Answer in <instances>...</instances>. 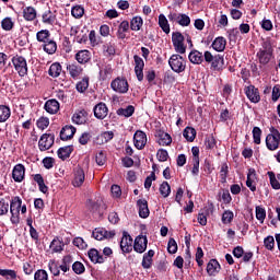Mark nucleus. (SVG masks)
<instances>
[{
	"instance_id": "nucleus-52",
	"label": "nucleus",
	"mask_w": 280,
	"mask_h": 280,
	"mask_svg": "<svg viewBox=\"0 0 280 280\" xmlns=\"http://www.w3.org/2000/svg\"><path fill=\"white\" fill-rule=\"evenodd\" d=\"M71 14L74 19H82L84 16V7L79 4L72 7Z\"/></svg>"
},
{
	"instance_id": "nucleus-13",
	"label": "nucleus",
	"mask_w": 280,
	"mask_h": 280,
	"mask_svg": "<svg viewBox=\"0 0 280 280\" xmlns=\"http://www.w3.org/2000/svg\"><path fill=\"white\" fill-rule=\"evenodd\" d=\"M145 143H148V136L145 132L138 130L133 135V145L137 150H143L145 148Z\"/></svg>"
},
{
	"instance_id": "nucleus-48",
	"label": "nucleus",
	"mask_w": 280,
	"mask_h": 280,
	"mask_svg": "<svg viewBox=\"0 0 280 280\" xmlns=\"http://www.w3.org/2000/svg\"><path fill=\"white\" fill-rule=\"evenodd\" d=\"M50 36H51V33H49L48 30H42L37 32L36 39L38 40V43H44L45 45V43H48V40H50L49 39Z\"/></svg>"
},
{
	"instance_id": "nucleus-41",
	"label": "nucleus",
	"mask_w": 280,
	"mask_h": 280,
	"mask_svg": "<svg viewBox=\"0 0 280 280\" xmlns=\"http://www.w3.org/2000/svg\"><path fill=\"white\" fill-rule=\"evenodd\" d=\"M116 114L119 117H132V115H135V106L129 105L126 108L120 107L117 109Z\"/></svg>"
},
{
	"instance_id": "nucleus-50",
	"label": "nucleus",
	"mask_w": 280,
	"mask_h": 280,
	"mask_svg": "<svg viewBox=\"0 0 280 280\" xmlns=\"http://www.w3.org/2000/svg\"><path fill=\"white\" fill-rule=\"evenodd\" d=\"M205 145L207 150H213L214 148H217L218 141L215 140V137L213 135L206 137Z\"/></svg>"
},
{
	"instance_id": "nucleus-46",
	"label": "nucleus",
	"mask_w": 280,
	"mask_h": 280,
	"mask_svg": "<svg viewBox=\"0 0 280 280\" xmlns=\"http://www.w3.org/2000/svg\"><path fill=\"white\" fill-rule=\"evenodd\" d=\"M25 21H34L36 19V9L34 7H26L23 10Z\"/></svg>"
},
{
	"instance_id": "nucleus-62",
	"label": "nucleus",
	"mask_w": 280,
	"mask_h": 280,
	"mask_svg": "<svg viewBox=\"0 0 280 280\" xmlns=\"http://www.w3.org/2000/svg\"><path fill=\"white\" fill-rule=\"evenodd\" d=\"M233 218H234L233 211L225 210L222 214L221 220L223 224H231V222H233Z\"/></svg>"
},
{
	"instance_id": "nucleus-21",
	"label": "nucleus",
	"mask_w": 280,
	"mask_h": 280,
	"mask_svg": "<svg viewBox=\"0 0 280 280\" xmlns=\"http://www.w3.org/2000/svg\"><path fill=\"white\" fill-rule=\"evenodd\" d=\"M127 32H130V22H128L127 20H124L118 25V30L116 32V36H117L118 40H125Z\"/></svg>"
},
{
	"instance_id": "nucleus-35",
	"label": "nucleus",
	"mask_w": 280,
	"mask_h": 280,
	"mask_svg": "<svg viewBox=\"0 0 280 280\" xmlns=\"http://www.w3.org/2000/svg\"><path fill=\"white\" fill-rule=\"evenodd\" d=\"M257 176L255 168H249L247 173L246 187L250 189V191H257V186L253 184V178Z\"/></svg>"
},
{
	"instance_id": "nucleus-37",
	"label": "nucleus",
	"mask_w": 280,
	"mask_h": 280,
	"mask_svg": "<svg viewBox=\"0 0 280 280\" xmlns=\"http://www.w3.org/2000/svg\"><path fill=\"white\" fill-rule=\"evenodd\" d=\"M129 27L132 32H139L143 27V18L139 15L132 18Z\"/></svg>"
},
{
	"instance_id": "nucleus-2",
	"label": "nucleus",
	"mask_w": 280,
	"mask_h": 280,
	"mask_svg": "<svg viewBox=\"0 0 280 280\" xmlns=\"http://www.w3.org/2000/svg\"><path fill=\"white\" fill-rule=\"evenodd\" d=\"M11 63L14 67V70L20 75V78H25L27 75V59L21 55H15L11 59Z\"/></svg>"
},
{
	"instance_id": "nucleus-17",
	"label": "nucleus",
	"mask_w": 280,
	"mask_h": 280,
	"mask_svg": "<svg viewBox=\"0 0 280 280\" xmlns=\"http://www.w3.org/2000/svg\"><path fill=\"white\" fill-rule=\"evenodd\" d=\"M12 178L14 183H23L25 180V165L16 164L12 171Z\"/></svg>"
},
{
	"instance_id": "nucleus-14",
	"label": "nucleus",
	"mask_w": 280,
	"mask_h": 280,
	"mask_svg": "<svg viewBox=\"0 0 280 280\" xmlns=\"http://www.w3.org/2000/svg\"><path fill=\"white\" fill-rule=\"evenodd\" d=\"M132 236L126 231L122 232V238L120 241V249L122 253H132Z\"/></svg>"
},
{
	"instance_id": "nucleus-27",
	"label": "nucleus",
	"mask_w": 280,
	"mask_h": 280,
	"mask_svg": "<svg viewBox=\"0 0 280 280\" xmlns=\"http://www.w3.org/2000/svg\"><path fill=\"white\" fill-rule=\"evenodd\" d=\"M73 145H66V147H61L58 149L57 151V156L61 160V161H67V159H69L71 156V154L73 153Z\"/></svg>"
},
{
	"instance_id": "nucleus-10",
	"label": "nucleus",
	"mask_w": 280,
	"mask_h": 280,
	"mask_svg": "<svg viewBox=\"0 0 280 280\" xmlns=\"http://www.w3.org/2000/svg\"><path fill=\"white\" fill-rule=\"evenodd\" d=\"M135 73L138 82H143V69H145V61L139 55L133 56Z\"/></svg>"
},
{
	"instance_id": "nucleus-61",
	"label": "nucleus",
	"mask_w": 280,
	"mask_h": 280,
	"mask_svg": "<svg viewBox=\"0 0 280 280\" xmlns=\"http://www.w3.org/2000/svg\"><path fill=\"white\" fill-rule=\"evenodd\" d=\"M252 133L254 143H256V145H259L261 143V128L254 127Z\"/></svg>"
},
{
	"instance_id": "nucleus-30",
	"label": "nucleus",
	"mask_w": 280,
	"mask_h": 280,
	"mask_svg": "<svg viewBox=\"0 0 280 280\" xmlns=\"http://www.w3.org/2000/svg\"><path fill=\"white\" fill-rule=\"evenodd\" d=\"M33 180L38 185V189H39V191H42V194L49 192V187L47 185H45V178L43 177L42 174L33 175Z\"/></svg>"
},
{
	"instance_id": "nucleus-28",
	"label": "nucleus",
	"mask_w": 280,
	"mask_h": 280,
	"mask_svg": "<svg viewBox=\"0 0 280 280\" xmlns=\"http://www.w3.org/2000/svg\"><path fill=\"white\" fill-rule=\"evenodd\" d=\"M89 117V113L85 109H82L72 116L73 124L78 126H82V124H86V119Z\"/></svg>"
},
{
	"instance_id": "nucleus-24",
	"label": "nucleus",
	"mask_w": 280,
	"mask_h": 280,
	"mask_svg": "<svg viewBox=\"0 0 280 280\" xmlns=\"http://www.w3.org/2000/svg\"><path fill=\"white\" fill-rule=\"evenodd\" d=\"M74 58L79 65H86L91 62V51L84 49V50H79L75 55Z\"/></svg>"
},
{
	"instance_id": "nucleus-4",
	"label": "nucleus",
	"mask_w": 280,
	"mask_h": 280,
	"mask_svg": "<svg viewBox=\"0 0 280 280\" xmlns=\"http://www.w3.org/2000/svg\"><path fill=\"white\" fill-rule=\"evenodd\" d=\"M269 130H270V133L267 135L265 141H266L267 149H269L270 152H275V150H279L280 132L275 127H271Z\"/></svg>"
},
{
	"instance_id": "nucleus-29",
	"label": "nucleus",
	"mask_w": 280,
	"mask_h": 280,
	"mask_svg": "<svg viewBox=\"0 0 280 280\" xmlns=\"http://www.w3.org/2000/svg\"><path fill=\"white\" fill-rule=\"evenodd\" d=\"M155 252L153 249H150L148 253H144L143 258H142V268H144V270H150V268H152V257H154Z\"/></svg>"
},
{
	"instance_id": "nucleus-42",
	"label": "nucleus",
	"mask_w": 280,
	"mask_h": 280,
	"mask_svg": "<svg viewBox=\"0 0 280 280\" xmlns=\"http://www.w3.org/2000/svg\"><path fill=\"white\" fill-rule=\"evenodd\" d=\"M21 205H23V199H21V197H12L10 202V211H18L19 213H21Z\"/></svg>"
},
{
	"instance_id": "nucleus-54",
	"label": "nucleus",
	"mask_w": 280,
	"mask_h": 280,
	"mask_svg": "<svg viewBox=\"0 0 280 280\" xmlns=\"http://www.w3.org/2000/svg\"><path fill=\"white\" fill-rule=\"evenodd\" d=\"M1 27L4 32H11V30H14V22L12 21V18H4L1 21Z\"/></svg>"
},
{
	"instance_id": "nucleus-11",
	"label": "nucleus",
	"mask_w": 280,
	"mask_h": 280,
	"mask_svg": "<svg viewBox=\"0 0 280 280\" xmlns=\"http://www.w3.org/2000/svg\"><path fill=\"white\" fill-rule=\"evenodd\" d=\"M133 250L140 255L145 253V250H148V236L142 234L138 235L133 242Z\"/></svg>"
},
{
	"instance_id": "nucleus-53",
	"label": "nucleus",
	"mask_w": 280,
	"mask_h": 280,
	"mask_svg": "<svg viewBox=\"0 0 280 280\" xmlns=\"http://www.w3.org/2000/svg\"><path fill=\"white\" fill-rule=\"evenodd\" d=\"M267 175L269 176V182H270V185H271L272 189L279 190L280 189V183H279V179H277V175H275V172L269 171L267 173Z\"/></svg>"
},
{
	"instance_id": "nucleus-38",
	"label": "nucleus",
	"mask_w": 280,
	"mask_h": 280,
	"mask_svg": "<svg viewBox=\"0 0 280 280\" xmlns=\"http://www.w3.org/2000/svg\"><path fill=\"white\" fill-rule=\"evenodd\" d=\"M42 21L45 25H54L56 23V14L48 9L43 13Z\"/></svg>"
},
{
	"instance_id": "nucleus-31",
	"label": "nucleus",
	"mask_w": 280,
	"mask_h": 280,
	"mask_svg": "<svg viewBox=\"0 0 280 280\" xmlns=\"http://www.w3.org/2000/svg\"><path fill=\"white\" fill-rule=\"evenodd\" d=\"M212 49H214V51H224L226 49V38H224L223 36H219L217 37L211 45Z\"/></svg>"
},
{
	"instance_id": "nucleus-25",
	"label": "nucleus",
	"mask_w": 280,
	"mask_h": 280,
	"mask_svg": "<svg viewBox=\"0 0 280 280\" xmlns=\"http://www.w3.org/2000/svg\"><path fill=\"white\" fill-rule=\"evenodd\" d=\"M189 62L192 65H202L205 62V52H200V50H191L188 55Z\"/></svg>"
},
{
	"instance_id": "nucleus-7",
	"label": "nucleus",
	"mask_w": 280,
	"mask_h": 280,
	"mask_svg": "<svg viewBox=\"0 0 280 280\" xmlns=\"http://www.w3.org/2000/svg\"><path fill=\"white\" fill-rule=\"evenodd\" d=\"M129 86L130 85L128 84V80L121 77H117L110 83V89H113L115 93H121V94L128 93Z\"/></svg>"
},
{
	"instance_id": "nucleus-26",
	"label": "nucleus",
	"mask_w": 280,
	"mask_h": 280,
	"mask_svg": "<svg viewBox=\"0 0 280 280\" xmlns=\"http://www.w3.org/2000/svg\"><path fill=\"white\" fill-rule=\"evenodd\" d=\"M88 256L93 264H104V261H106V257L101 255V253L95 248L90 249L88 252Z\"/></svg>"
},
{
	"instance_id": "nucleus-6",
	"label": "nucleus",
	"mask_w": 280,
	"mask_h": 280,
	"mask_svg": "<svg viewBox=\"0 0 280 280\" xmlns=\"http://www.w3.org/2000/svg\"><path fill=\"white\" fill-rule=\"evenodd\" d=\"M168 21L171 23H177L182 27H189L191 25V19L185 13H170Z\"/></svg>"
},
{
	"instance_id": "nucleus-58",
	"label": "nucleus",
	"mask_w": 280,
	"mask_h": 280,
	"mask_svg": "<svg viewBox=\"0 0 280 280\" xmlns=\"http://www.w3.org/2000/svg\"><path fill=\"white\" fill-rule=\"evenodd\" d=\"M89 89V77L83 78L81 81L77 83V91L79 93H84Z\"/></svg>"
},
{
	"instance_id": "nucleus-23",
	"label": "nucleus",
	"mask_w": 280,
	"mask_h": 280,
	"mask_svg": "<svg viewBox=\"0 0 280 280\" xmlns=\"http://www.w3.org/2000/svg\"><path fill=\"white\" fill-rule=\"evenodd\" d=\"M44 108L49 115H56L60 110V103L56 98H51L45 103Z\"/></svg>"
},
{
	"instance_id": "nucleus-51",
	"label": "nucleus",
	"mask_w": 280,
	"mask_h": 280,
	"mask_svg": "<svg viewBox=\"0 0 280 280\" xmlns=\"http://www.w3.org/2000/svg\"><path fill=\"white\" fill-rule=\"evenodd\" d=\"M160 194L163 198H167L170 194H172V187L170 186V183L163 182L160 185Z\"/></svg>"
},
{
	"instance_id": "nucleus-1",
	"label": "nucleus",
	"mask_w": 280,
	"mask_h": 280,
	"mask_svg": "<svg viewBox=\"0 0 280 280\" xmlns=\"http://www.w3.org/2000/svg\"><path fill=\"white\" fill-rule=\"evenodd\" d=\"M205 62L211 65L213 71H222L224 69V57L222 55H214L211 51H205Z\"/></svg>"
},
{
	"instance_id": "nucleus-36",
	"label": "nucleus",
	"mask_w": 280,
	"mask_h": 280,
	"mask_svg": "<svg viewBox=\"0 0 280 280\" xmlns=\"http://www.w3.org/2000/svg\"><path fill=\"white\" fill-rule=\"evenodd\" d=\"M60 73H62V66L60 62L51 63L48 70V75H50V78H60Z\"/></svg>"
},
{
	"instance_id": "nucleus-22",
	"label": "nucleus",
	"mask_w": 280,
	"mask_h": 280,
	"mask_svg": "<svg viewBox=\"0 0 280 280\" xmlns=\"http://www.w3.org/2000/svg\"><path fill=\"white\" fill-rule=\"evenodd\" d=\"M220 270H222V267L220 266L218 259H210V261L207 264V273L209 277H215Z\"/></svg>"
},
{
	"instance_id": "nucleus-18",
	"label": "nucleus",
	"mask_w": 280,
	"mask_h": 280,
	"mask_svg": "<svg viewBox=\"0 0 280 280\" xmlns=\"http://www.w3.org/2000/svg\"><path fill=\"white\" fill-rule=\"evenodd\" d=\"M136 205L140 218H142L143 220H145V218H150V208L148 207V200L138 199Z\"/></svg>"
},
{
	"instance_id": "nucleus-15",
	"label": "nucleus",
	"mask_w": 280,
	"mask_h": 280,
	"mask_svg": "<svg viewBox=\"0 0 280 280\" xmlns=\"http://www.w3.org/2000/svg\"><path fill=\"white\" fill-rule=\"evenodd\" d=\"M69 75L72 78V80H78V78H80V75H82V73H84V69L81 68L80 65H78V62L73 61L71 63H68L66 67Z\"/></svg>"
},
{
	"instance_id": "nucleus-57",
	"label": "nucleus",
	"mask_w": 280,
	"mask_h": 280,
	"mask_svg": "<svg viewBox=\"0 0 280 280\" xmlns=\"http://www.w3.org/2000/svg\"><path fill=\"white\" fill-rule=\"evenodd\" d=\"M261 47L262 48H260L259 51H273V49H272V38H270V37L262 38Z\"/></svg>"
},
{
	"instance_id": "nucleus-16",
	"label": "nucleus",
	"mask_w": 280,
	"mask_h": 280,
	"mask_svg": "<svg viewBox=\"0 0 280 280\" xmlns=\"http://www.w3.org/2000/svg\"><path fill=\"white\" fill-rule=\"evenodd\" d=\"M93 113L96 119H106L108 117V106H106V103L101 102L94 106Z\"/></svg>"
},
{
	"instance_id": "nucleus-39",
	"label": "nucleus",
	"mask_w": 280,
	"mask_h": 280,
	"mask_svg": "<svg viewBox=\"0 0 280 280\" xmlns=\"http://www.w3.org/2000/svg\"><path fill=\"white\" fill-rule=\"evenodd\" d=\"M50 248L52 253H62V250H65V243L56 236L50 243Z\"/></svg>"
},
{
	"instance_id": "nucleus-9",
	"label": "nucleus",
	"mask_w": 280,
	"mask_h": 280,
	"mask_svg": "<svg viewBox=\"0 0 280 280\" xmlns=\"http://www.w3.org/2000/svg\"><path fill=\"white\" fill-rule=\"evenodd\" d=\"M244 93L252 102V104H259L261 102V95H259V89L255 88V85L250 84L244 88Z\"/></svg>"
},
{
	"instance_id": "nucleus-45",
	"label": "nucleus",
	"mask_w": 280,
	"mask_h": 280,
	"mask_svg": "<svg viewBox=\"0 0 280 280\" xmlns=\"http://www.w3.org/2000/svg\"><path fill=\"white\" fill-rule=\"evenodd\" d=\"M159 26L164 32V34H170V22L167 21V18H165V14L159 15Z\"/></svg>"
},
{
	"instance_id": "nucleus-59",
	"label": "nucleus",
	"mask_w": 280,
	"mask_h": 280,
	"mask_svg": "<svg viewBox=\"0 0 280 280\" xmlns=\"http://www.w3.org/2000/svg\"><path fill=\"white\" fill-rule=\"evenodd\" d=\"M256 219L264 224V220H266V209L261 206H256Z\"/></svg>"
},
{
	"instance_id": "nucleus-33",
	"label": "nucleus",
	"mask_w": 280,
	"mask_h": 280,
	"mask_svg": "<svg viewBox=\"0 0 280 280\" xmlns=\"http://www.w3.org/2000/svg\"><path fill=\"white\" fill-rule=\"evenodd\" d=\"M12 117V109L8 105H0V124H5Z\"/></svg>"
},
{
	"instance_id": "nucleus-34",
	"label": "nucleus",
	"mask_w": 280,
	"mask_h": 280,
	"mask_svg": "<svg viewBox=\"0 0 280 280\" xmlns=\"http://www.w3.org/2000/svg\"><path fill=\"white\" fill-rule=\"evenodd\" d=\"M256 56L260 65H268V62H270V60L272 59V51L259 50Z\"/></svg>"
},
{
	"instance_id": "nucleus-19",
	"label": "nucleus",
	"mask_w": 280,
	"mask_h": 280,
	"mask_svg": "<svg viewBox=\"0 0 280 280\" xmlns=\"http://www.w3.org/2000/svg\"><path fill=\"white\" fill-rule=\"evenodd\" d=\"M155 137L158 139L159 145H172V136H170V133L165 132L164 130H156Z\"/></svg>"
},
{
	"instance_id": "nucleus-63",
	"label": "nucleus",
	"mask_w": 280,
	"mask_h": 280,
	"mask_svg": "<svg viewBox=\"0 0 280 280\" xmlns=\"http://www.w3.org/2000/svg\"><path fill=\"white\" fill-rule=\"evenodd\" d=\"M264 246L267 250H275V236L269 235L264 240Z\"/></svg>"
},
{
	"instance_id": "nucleus-3",
	"label": "nucleus",
	"mask_w": 280,
	"mask_h": 280,
	"mask_svg": "<svg viewBox=\"0 0 280 280\" xmlns=\"http://www.w3.org/2000/svg\"><path fill=\"white\" fill-rule=\"evenodd\" d=\"M168 65L174 73H183L185 72V69H187V61L178 54L170 57Z\"/></svg>"
},
{
	"instance_id": "nucleus-56",
	"label": "nucleus",
	"mask_w": 280,
	"mask_h": 280,
	"mask_svg": "<svg viewBox=\"0 0 280 280\" xmlns=\"http://www.w3.org/2000/svg\"><path fill=\"white\" fill-rule=\"evenodd\" d=\"M72 270L74 275H84V272H86V267H84V264L80 261H74L72 264Z\"/></svg>"
},
{
	"instance_id": "nucleus-8",
	"label": "nucleus",
	"mask_w": 280,
	"mask_h": 280,
	"mask_svg": "<svg viewBox=\"0 0 280 280\" xmlns=\"http://www.w3.org/2000/svg\"><path fill=\"white\" fill-rule=\"evenodd\" d=\"M54 141H56V136H54V133H44L38 141L40 152L50 150V148L54 147Z\"/></svg>"
},
{
	"instance_id": "nucleus-60",
	"label": "nucleus",
	"mask_w": 280,
	"mask_h": 280,
	"mask_svg": "<svg viewBox=\"0 0 280 280\" xmlns=\"http://www.w3.org/2000/svg\"><path fill=\"white\" fill-rule=\"evenodd\" d=\"M156 159L160 163H165L170 159V153L165 149H159L156 152Z\"/></svg>"
},
{
	"instance_id": "nucleus-5",
	"label": "nucleus",
	"mask_w": 280,
	"mask_h": 280,
	"mask_svg": "<svg viewBox=\"0 0 280 280\" xmlns=\"http://www.w3.org/2000/svg\"><path fill=\"white\" fill-rule=\"evenodd\" d=\"M172 43L176 54H186L187 46H185V36L180 32H173Z\"/></svg>"
},
{
	"instance_id": "nucleus-32",
	"label": "nucleus",
	"mask_w": 280,
	"mask_h": 280,
	"mask_svg": "<svg viewBox=\"0 0 280 280\" xmlns=\"http://www.w3.org/2000/svg\"><path fill=\"white\" fill-rule=\"evenodd\" d=\"M113 78V66L106 65L100 69V80L102 82H106V80H110Z\"/></svg>"
},
{
	"instance_id": "nucleus-47",
	"label": "nucleus",
	"mask_w": 280,
	"mask_h": 280,
	"mask_svg": "<svg viewBox=\"0 0 280 280\" xmlns=\"http://www.w3.org/2000/svg\"><path fill=\"white\" fill-rule=\"evenodd\" d=\"M89 40V30L82 28L79 31V34L77 35V39H74L75 43H79V45L86 44Z\"/></svg>"
},
{
	"instance_id": "nucleus-44",
	"label": "nucleus",
	"mask_w": 280,
	"mask_h": 280,
	"mask_svg": "<svg viewBox=\"0 0 280 280\" xmlns=\"http://www.w3.org/2000/svg\"><path fill=\"white\" fill-rule=\"evenodd\" d=\"M196 129L194 127H186L183 131V137L186 139V141H189L192 143L196 139Z\"/></svg>"
},
{
	"instance_id": "nucleus-55",
	"label": "nucleus",
	"mask_w": 280,
	"mask_h": 280,
	"mask_svg": "<svg viewBox=\"0 0 280 280\" xmlns=\"http://www.w3.org/2000/svg\"><path fill=\"white\" fill-rule=\"evenodd\" d=\"M104 235H106V229L104 228H96L92 232V237H94V240H97L98 242H102V240H104Z\"/></svg>"
},
{
	"instance_id": "nucleus-49",
	"label": "nucleus",
	"mask_w": 280,
	"mask_h": 280,
	"mask_svg": "<svg viewBox=\"0 0 280 280\" xmlns=\"http://www.w3.org/2000/svg\"><path fill=\"white\" fill-rule=\"evenodd\" d=\"M0 277L7 280H15L18 275L14 269H0Z\"/></svg>"
},
{
	"instance_id": "nucleus-64",
	"label": "nucleus",
	"mask_w": 280,
	"mask_h": 280,
	"mask_svg": "<svg viewBox=\"0 0 280 280\" xmlns=\"http://www.w3.org/2000/svg\"><path fill=\"white\" fill-rule=\"evenodd\" d=\"M34 280H49V275L45 269H38L34 275Z\"/></svg>"
},
{
	"instance_id": "nucleus-43",
	"label": "nucleus",
	"mask_w": 280,
	"mask_h": 280,
	"mask_svg": "<svg viewBox=\"0 0 280 280\" xmlns=\"http://www.w3.org/2000/svg\"><path fill=\"white\" fill-rule=\"evenodd\" d=\"M219 174L220 183L226 185V178H229V164L226 162L221 164Z\"/></svg>"
},
{
	"instance_id": "nucleus-12",
	"label": "nucleus",
	"mask_w": 280,
	"mask_h": 280,
	"mask_svg": "<svg viewBox=\"0 0 280 280\" xmlns=\"http://www.w3.org/2000/svg\"><path fill=\"white\" fill-rule=\"evenodd\" d=\"M73 176H74L72 179L73 187H82L86 178V176L84 175V170L81 166H75L73 168Z\"/></svg>"
},
{
	"instance_id": "nucleus-40",
	"label": "nucleus",
	"mask_w": 280,
	"mask_h": 280,
	"mask_svg": "<svg viewBox=\"0 0 280 280\" xmlns=\"http://www.w3.org/2000/svg\"><path fill=\"white\" fill-rule=\"evenodd\" d=\"M43 49L46 51V54L52 56V54L58 50V44H56V40L54 39H48L45 44H43Z\"/></svg>"
},
{
	"instance_id": "nucleus-20",
	"label": "nucleus",
	"mask_w": 280,
	"mask_h": 280,
	"mask_svg": "<svg viewBox=\"0 0 280 280\" xmlns=\"http://www.w3.org/2000/svg\"><path fill=\"white\" fill-rule=\"evenodd\" d=\"M75 132H77L75 127L71 125H66L65 127H62L60 131L61 141H69V139H73V136L75 135Z\"/></svg>"
}]
</instances>
